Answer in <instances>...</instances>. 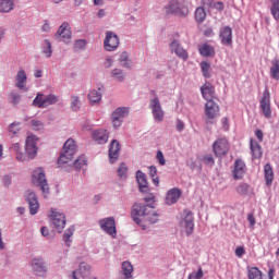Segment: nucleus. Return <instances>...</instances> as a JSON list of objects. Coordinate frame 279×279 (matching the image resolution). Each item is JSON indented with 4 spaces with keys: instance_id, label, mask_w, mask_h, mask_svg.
Segmentation results:
<instances>
[{
    "instance_id": "nucleus-1",
    "label": "nucleus",
    "mask_w": 279,
    "mask_h": 279,
    "mask_svg": "<svg viewBox=\"0 0 279 279\" xmlns=\"http://www.w3.org/2000/svg\"><path fill=\"white\" fill-rule=\"evenodd\" d=\"M131 217L137 226H141L142 230H147V226L144 223H158L160 215L154 211L153 204L135 203L131 209Z\"/></svg>"
},
{
    "instance_id": "nucleus-2",
    "label": "nucleus",
    "mask_w": 279,
    "mask_h": 279,
    "mask_svg": "<svg viewBox=\"0 0 279 279\" xmlns=\"http://www.w3.org/2000/svg\"><path fill=\"white\" fill-rule=\"evenodd\" d=\"M166 14H173L174 16H181L185 19L189 16V7H186V0H170L167 5L163 7Z\"/></svg>"
},
{
    "instance_id": "nucleus-3",
    "label": "nucleus",
    "mask_w": 279,
    "mask_h": 279,
    "mask_svg": "<svg viewBox=\"0 0 279 279\" xmlns=\"http://www.w3.org/2000/svg\"><path fill=\"white\" fill-rule=\"evenodd\" d=\"M32 182L34 186H37L41 191L43 197L47 199L49 197V183L47 182V177L45 175V170L43 168H37L34 170L32 175Z\"/></svg>"
},
{
    "instance_id": "nucleus-4",
    "label": "nucleus",
    "mask_w": 279,
    "mask_h": 279,
    "mask_svg": "<svg viewBox=\"0 0 279 279\" xmlns=\"http://www.w3.org/2000/svg\"><path fill=\"white\" fill-rule=\"evenodd\" d=\"M76 151L77 145L75 144V140L69 138L68 141H65L61 155L57 161L58 165H66V162H71Z\"/></svg>"
},
{
    "instance_id": "nucleus-5",
    "label": "nucleus",
    "mask_w": 279,
    "mask_h": 279,
    "mask_svg": "<svg viewBox=\"0 0 279 279\" xmlns=\"http://www.w3.org/2000/svg\"><path fill=\"white\" fill-rule=\"evenodd\" d=\"M49 217L53 230H56L59 234L62 233V230L66 228V216L64 215V213L52 208L50 210Z\"/></svg>"
},
{
    "instance_id": "nucleus-6",
    "label": "nucleus",
    "mask_w": 279,
    "mask_h": 279,
    "mask_svg": "<svg viewBox=\"0 0 279 279\" xmlns=\"http://www.w3.org/2000/svg\"><path fill=\"white\" fill-rule=\"evenodd\" d=\"M130 116V107H118L111 113V123L114 130H119L123 125V121Z\"/></svg>"
},
{
    "instance_id": "nucleus-7",
    "label": "nucleus",
    "mask_w": 279,
    "mask_h": 279,
    "mask_svg": "<svg viewBox=\"0 0 279 279\" xmlns=\"http://www.w3.org/2000/svg\"><path fill=\"white\" fill-rule=\"evenodd\" d=\"M221 117L219 104L209 100L205 104V121L206 123H215Z\"/></svg>"
},
{
    "instance_id": "nucleus-8",
    "label": "nucleus",
    "mask_w": 279,
    "mask_h": 279,
    "mask_svg": "<svg viewBox=\"0 0 279 279\" xmlns=\"http://www.w3.org/2000/svg\"><path fill=\"white\" fill-rule=\"evenodd\" d=\"M58 104V96L53 94L45 95L38 93L33 100V106L35 108H49V106H53Z\"/></svg>"
},
{
    "instance_id": "nucleus-9",
    "label": "nucleus",
    "mask_w": 279,
    "mask_h": 279,
    "mask_svg": "<svg viewBox=\"0 0 279 279\" xmlns=\"http://www.w3.org/2000/svg\"><path fill=\"white\" fill-rule=\"evenodd\" d=\"M98 226L102 232L112 236V239H117V222L114 217L102 218L98 221Z\"/></svg>"
},
{
    "instance_id": "nucleus-10",
    "label": "nucleus",
    "mask_w": 279,
    "mask_h": 279,
    "mask_svg": "<svg viewBox=\"0 0 279 279\" xmlns=\"http://www.w3.org/2000/svg\"><path fill=\"white\" fill-rule=\"evenodd\" d=\"M259 110L265 119H269L271 117V94L267 87L265 88L263 97L259 100Z\"/></svg>"
},
{
    "instance_id": "nucleus-11",
    "label": "nucleus",
    "mask_w": 279,
    "mask_h": 279,
    "mask_svg": "<svg viewBox=\"0 0 279 279\" xmlns=\"http://www.w3.org/2000/svg\"><path fill=\"white\" fill-rule=\"evenodd\" d=\"M149 108L151 109L154 120L158 123H162V121H165V111L162 110V105H160V98L155 97L150 99Z\"/></svg>"
},
{
    "instance_id": "nucleus-12",
    "label": "nucleus",
    "mask_w": 279,
    "mask_h": 279,
    "mask_svg": "<svg viewBox=\"0 0 279 279\" xmlns=\"http://www.w3.org/2000/svg\"><path fill=\"white\" fill-rule=\"evenodd\" d=\"M185 217L181 221V226L185 229L186 236H191L193 234V231L195 230V218L193 217V214L189 210L184 211Z\"/></svg>"
},
{
    "instance_id": "nucleus-13",
    "label": "nucleus",
    "mask_w": 279,
    "mask_h": 279,
    "mask_svg": "<svg viewBox=\"0 0 279 279\" xmlns=\"http://www.w3.org/2000/svg\"><path fill=\"white\" fill-rule=\"evenodd\" d=\"M106 51H114L119 47V36L111 31L106 33V38L104 41Z\"/></svg>"
},
{
    "instance_id": "nucleus-14",
    "label": "nucleus",
    "mask_w": 279,
    "mask_h": 279,
    "mask_svg": "<svg viewBox=\"0 0 279 279\" xmlns=\"http://www.w3.org/2000/svg\"><path fill=\"white\" fill-rule=\"evenodd\" d=\"M229 149L230 146L228 144V140L226 138H218L213 145V150L218 158H221V156H226Z\"/></svg>"
},
{
    "instance_id": "nucleus-15",
    "label": "nucleus",
    "mask_w": 279,
    "mask_h": 279,
    "mask_svg": "<svg viewBox=\"0 0 279 279\" xmlns=\"http://www.w3.org/2000/svg\"><path fill=\"white\" fill-rule=\"evenodd\" d=\"M36 141L38 140L34 135H31L26 138L25 153L31 160H34V158H36V155L38 154V147L36 146Z\"/></svg>"
},
{
    "instance_id": "nucleus-16",
    "label": "nucleus",
    "mask_w": 279,
    "mask_h": 279,
    "mask_svg": "<svg viewBox=\"0 0 279 279\" xmlns=\"http://www.w3.org/2000/svg\"><path fill=\"white\" fill-rule=\"evenodd\" d=\"M170 51L175 53V56H178V58L181 60H189V52L186 49H184V47H182V44H180V40L178 39H174L172 43H170Z\"/></svg>"
},
{
    "instance_id": "nucleus-17",
    "label": "nucleus",
    "mask_w": 279,
    "mask_h": 279,
    "mask_svg": "<svg viewBox=\"0 0 279 279\" xmlns=\"http://www.w3.org/2000/svg\"><path fill=\"white\" fill-rule=\"evenodd\" d=\"M136 182L138 184L140 193L149 194V183L147 182V174L143 171L137 170L135 173Z\"/></svg>"
},
{
    "instance_id": "nucleus-18",
    "label": "nucleus",
    "mask_w": 279,
    "mask_h": 279,
    "mask_svg": "<svg viewBox=\"0 0 279 279\" xmlns=\"http://www.w3.org/2000/svg\"><path fill=\"white\" fill-rule=\"evenodd\" d=\"M32 268L35 271L36 276H45L49 269L43 257H36L32 260Z\"/></svg>"
},
{
    "instance_id": "nucleus-19",
    "label": "nucleus",
    "mask_w": 279,
    "mask_h": 279,
    "mask_svg": "<svg viewBox=\"0 0 279 279\" xmlns=\"http://www.w3.org/2000/svg\"><path fill=\"white\" fill-rule=\"evenodd\" d=\"M92 138L98 145H106L108 138H110V133L106 129H98L92 132Z\"/></svg>"
},
{
    "instance_id": "nucleus-20",
    "label": "nucleus",
    "mask_w": 279,
    "mask_h": 279,
    "mask_svg": "<svg viewBox=\"0 0 279 279\" xmlns=\"http://www.w3.org/2000/svg\"><path fill=\"white\" fill-rule=\"evenodd\" d=\"M15 87L19 88V90H24V93L29 90V88H27V73L23 69H20L15 75Z\"/></svg>"
},
{
    "instance_id": "nucleus-21",
    "label": "nucleus",
    "mask_w": 279,
    "mask_h": 279,
    "mask_svg": "<svg viewBox=\"0 0 279 279\" xmlns=\"http://www.w3.org/2000/svg\"><path fill=\"white\" fill-rule=\"evenodd\" d=\"M121 151V144L119 143V141L113 140L110 145H109V162L111 165H114V162H117V160H119V154Z\"/></svg>"
},
{
    "instance_id": "nucleus-22",
    "label": "nucleus",
    "mask_w": 279,
    "mask_h": 279,
    "mask_svg": "<svg viewBox=\"0 0 279 279\" xmlns=\"http://www.w3.org/2000/svg\"><path fill=\"white\" fill-rule=\"evenodd\" d=\"M219 38H220L221 45H225V47H231V45H232V27L222 26L220 28Z\"/></svg>"
},
{
    "instance_id": "nucleus-23",
    "label": "nucleus",
    "mask_w": 279,
    "mask_h": 279,
    "mask_svg": "<svg viewBox=\"0 0 279 279\" xmlns=\"http://www.w3.org/2000/svg\"><path fill=\"white\" fill-rule=\"evenodd\" d=\"M182 197V190L178 187H172L167 192L166 204L167 206H173L178 204V201Z\"/></svg>"
},
{
    "instance_id": "nucleus-24",
    "label": "nucleus",
    "mask_w": 279,
    "mask_h": 279,
    "mask_svg": "<svg viewBox=\"0 0 279 279\" xmlns=\"http://www.w3.org/2000/svg\"><path fill=\"white\" fill-rule=\"evenodd\" d=\"M26 202L29 206L31 215H37L40 208V204L38 203V197L36 196V193L28 192L26 195Z\"/></svg>"
},
{
    "instance_id": "nucleus-25",
    "label": "nucleus",
    "mask_w": 279,
    "mask_h": 279,
    "mask_svg": "<svg viewBox=\"0 0 279 279\" xmlns=\"http://www.w3.org/2000/svg\"><path fill=\"white\" fill-rule=\"evenodd\" d=\"M201 93L203 99L206 101H213L215 99V86L210 84V82H206L202 87H201Z\"/></svg>"
},
{
    "instance_id": "nucleus-26",
    "label": "nucleus",
    "mask_w": 279,
    "mask_h": 279,
    "mask_svg": "<svg viewBox=\"0 0 279 279\" xmlns=\"http://www.w3.org/2000/svg\"><path fill=\"white\" fill-rule=\"evenodd\" d=\"M232 173L234 180H242V178L245 175V161L241 159L235 160Z\"/></svg>"
},
{
    "instance_id": "nucleus-27",
    "label": "nucleus",
    "mask_w": 279,
    "mask_h": 279,
    "mask_svg": "<svg viewBox=\"0 0 279 279\" xmlns=\"http://www.w3.org/2000/svg\"><path fill=\"white\" fill-rule=\"evenodd\" d=\"M77 274H80L82 278H88V276H90V265L81 263L78 270L72 272V278L77 279Z\"/></svg>"
},
{
    "instance_id": "nucleus-28",
    "label": "nucleus",
    "mask_w": 279,
    "mask_h": 279,
    "mask_svg": "<svg viewBox=\"0 0 279 279\" xmlns=\"http://www.w3.org/2000/svg\"><path fill=\"white\" fill-rule=\"evenodd\" d=\"M57 36H60L65 40H71V36H73V34L71 33V27L69 26V23L64 22L63 24H61L57 32Z\"/></svg>"
},
{
    "instance_id": "nucleus-29",
    "label": "nucleus",
    "mask_w": 279,
    "mask_h": 279,
    "mask_svg": "<svg viewBox=\"0 0 279 279\" xmlns=\"http://www.w3.org/2000/svg\"><path fill=\"white\" fill-rule=\"evenodd\" d=\"M198 52L203 56V58H215V47L203 44L198 47Z\"/></svg>"
},
{
    "instance_id": "nucleus-30",
    "label": "nucleus",
    "mask_w": 279,
    "mask_h": 279,
    "mask_svg": "<svg viewBox=\"0 0 279 279\" xmlns=\"http://www.w3.org/2000/svg\"><path fill=\"white\" fill-rule=\"evenodd\" d=\"M250 147L253 158L258 159L263 157V148L260 147V144H258V142L251 140Z\"/></svg>"
},
{
    "instance_id": "nucleus-31",
    "label": "nucleus",
    "mask_w": 279,
    "mask_h": 279,
    "mask_svg": "<svg viewBox=\"0 0 279 279\" xmlns=\"http://www.w3.org/2000/svg\"><path fill=\"white\" fill-rule=\"evenodd\" d=\"M121 269L124 279H134V277L132 276V274L134 272V266H132V263H130L129 260L123 262Z\"/></svg>"
},
{
    "instance_id": "nucleus-32",
    "label": "nucleus",
    "mask_w": 279,
    "mask_h": 279,
    "mask_svg": "<svg viewBox=\"0 0 279 279\" xmlns=\"http://www.w3.org/2000/svg\"><path fill=\"white\" fill-rule=\"evenodd\" d=\"M110 75L112 77V80H114L116 82H125V77H126V73L125 71L116 68L113 70H111Z\"/></svg>"
},
{
    "instance_id": "nucleus-33",
    "label": "nucleus",
    "mask_w": 279,
    "mask_h": 279,
    "mask_svg": "<svg viewBox=\"0 0 279 279\" xmlns=\"http://www.w3.org/2000/svg\"><path fill=\"white\" fill-rule=\"evenodd\" d=\"M118 61L123 69H132V60L126 51L120 53Z\"/></svg>"
},
{
    "instance_id": "nucleus-34",
    "label": "nucleus",
    "mask_w": 279,
    "mask_h": 279,
    "mask_svg": "<svg viewBox=\"0 0 279 279\" xmlns=\"http://www.w3.org/2000/svg\"><path fill=\"white\" fill-rule=\"evenodd\" d=\"M270 77L271 80H279V59H274L270 64Z\"/></svg>"
},
{
    "instance_id": "nucleus-35",
    "label": "nucleus",
    "mask_w": 279,
    "mask_h": 279,
    "mask_svg": "<svg viewBox=\"0 0 279 279\" xmlns=\"http://www.w3.org/2000/svg\"><path fill=\"white\" fill-rule=\"evenodd\" d=\"M14 10V0H0V12L8 13Z\"/></svg>"
},
{
    "instance_id": "nucleus-36",
    "label": "nucleus",
    "mask_w": 279,
    "mask_h": 279,
    "mask_svg": "<svg viewBox=\"0 0 279 279\" xmlns=\"http://www.w3.org/2000/svg\"><path fill=\"white\" fill-rule=\"evenodd\" d=\"M264 173H265L266 184L267 186H269L271 182H274V168H271V165L269 163L265 165Z\"/></svg>"
},
{
    "instance_id": "nucleus-37",
    "label": "nucleus",
    "mask_w": 279,
    "mask_h": 279,
    "mask_svg": "<svg viewBox=\"0 0 279 279\" xmlns=\"http://www.w3.org/2000/svg\"><path fill=\"white\" fill-rule=\"evenodd\" d=\"M10 151H13V154L16 155V160L20 162H24L25 160V155L21 151V144L20 143H14L10 147Z\"/></svg>"
},
{
    "instance_id": "nucleus-38",
    "label": "nucleus",
    "mask_w": 279,
    "mask_h": 279,
    "mask_svg": "<svg viewBox=\"0 0 279 279\" xmlns=\"http://www.w3.org/2000/svg\"><path fill=\"white\" fill-rule=\"evenodd\" d=\"M74 233H75V227L74 226L68 228L64 231V233H63V241H64L66 247H71V243H72L71 238L73 236Z\"/></svg>"
},
{
    "instance_id": "nucleus-39",
    "label": "nucleus",
    "mask_w": 279,
    "mask_h": 279,
    "mask_svg": "<svg viewBox=\"0 0 279 279\" xmlns=\"http://www.w3.org/2000/svg\"><path fill=\"white\" fill-rule=\"evenodd\" d=\"M194 16L196 23H204V21H206V10L202 7H198L195 10Z\"/></svg>"
},
{
    "instance_id": "nucleus-40",
    "label": "nucleus",
    "mask_w": 279,
    "mask_h": 279,
    "mask_svg": "<svg viewBox=\"0 0 279 279\" xmlns=\"http://www.w3.org/2000/svg\"><path fill=\"white\" fill-rule=\"evenodd\" d=\"M41 53H44L46 58H51L53 53V49H51V41H49L48 39L44 40V46L41 47Z\"/></svg>"
},
{
    "instance_id": "nucleus-41",
    "label": "nucleus",
    "mask_w": 279,
    "mask_h": 279,
    "mask_svg": "<svg viewBox=\"0 0 279 279\" xmlns=\"http://www.w3.org/2000/svg\"><path fill=\"white\" fill-rule=\"evenodd\" d=\"M88 99L90 104H99V101H101V92L97 89L90 90L88 94Z\"/></svg>"
},
{
    "instance_id": "nucleus-42",
    "label": "nucleus",
    "mask_w": 279,
    "mask_h": 279,
    "mask_svg": "<svg viewBox=\"0 0 279 279\" xmlns=\"http://www.w3.org/2000/svg\"><path fill=\"white\" fill-rule=\"evenodd\" d=\"M128 165H125V162H122L117 170L120 180H128Z\"/></svg>"
},
{
    "instance_id": "nucleus-43",
    "label": "nucleus",
    "mask_w": 279,
    "mask_h": 279,
    "mask_svg": "<svg viewBox=\"0 0 279 279\" xmlns=\"http://www.w3.org/2000/svg\"><path fill=\"white\" fill-rule=\"evenodd\" d=\"M270 12L275 21H279V0H271Z\"/></svg>"
},
{
    "instance_id": "nucleus-44",
    "label": "nucleus",
    "mask_w": 279,
    "mask_h": 279,
    "mask_svg": "<svg viewBox=\"0 0 279 279\" xmlns=\"http://www.w3.org/2000/svg\"><path fill=\"white\" fill-rule=\"evenodd\" d=\"M88 161L86 160V156L82 155L74 161V168L80 170L82 167H86Z\"/></svg>"
},
{
    "instance_id": "nucleus-45",
    "label": "nucleus",
    "mask_w": 279,
    "mask_h": 279,
    "mask_svg": "<svg viewBox=\"0 0 279 279\" xmlns=\"http://www.w3.org/2000/svg\"><path fill=\"white\" fill-rule=\"evenodd\" d=\"M201 69L203 77H206L208 80L210 77V63L206 61L201 62Z\"/></svg>"
},
{
    "instance_id": "nucleus-46",
    "label": "nucleus",
    "mask_w": 279,
    "mask_h": 279,
    "mask_svg": "<svg viewBox=\"0 0 279 279\" xmlns=\"http://www.w3.org/2000/svg\"><path fill=\"white\" fill-rule=\"evenodd\" d=\"M236 193H239V195H248L250 185L247 183H240L236 187Z\"/></svg>"
},
{
    "instance_id": "nucleus-47",
    "label": "nucleus",
    "mask_w": 279,
    "mask_h": 279,
    "mask_svg": "<svg viewBox=\"0 0 279 279\" xmlns=\"http://www.w3.org/2000/svg\"><path fill=\"white\" fill-rule=\"evenodd\" d=\"M71 108L74 110V112H77L80 108H82V102L80 101V97L77 96H72L71 97Z\"/></svg>"
},
{
    "instance_id": "nucleus-48",
    "label": "nucleus",
    "mask_w": 279,
    "mask_h": 279,
    "mask_svg": "<svg viewBox=\"0 0 279 279\" xmlns=\"http://www.w3.org/2000/svg\"><path fill=\"white\" fill-rule=\"evenodd\" d=\"M9 132L12 134V136H16L19 132H21V123L20 122H13L9 125Z\"/></svg>"
},
{
    "instance_id": "nucleus-49",
    "label": "nucleus",
    "mask_w": 279,
    "mask_h": 279,
    "mask_svg": "<svg viewBox=\"0 0 279 279\" xmlns=\"http://www.w3.org/2000/svg\"><path fill=\"white\" fill-rule=\"evenodd\" d=\"M201 162H204L207 167H215V158H213V155L203 156Z\"/></svg>"
},
{
    "instance_id": "nucleus-50",
    "label": "nucleus",
    "mask_w": 279,
    "mask_h": 279,
    "mask_svg": "<svg viewBox=\"0 0 279 279\" xmlns=\"http://www.w3.org/2000/svg\"><path fill=\"white\" fill-rule=\"evenodd\" d=\"M9 97L11 99V104H13L14 106H19V104H21V94L15 93V92H11L9 94Z\"/></svg>"
},
{
    "instance_id": "nucleus-51",
    "label": "nucleus",
    "mask_w": 279,
    "mask_h": 279,
    "mask_svg": "<svg viewBox=\"0 0 279 279\" xmlns=\"http://www.w3.org/2000/svg\"><path fill=\"white\" fill-rule=\"evenodd\" d=\"M75 51H82V49H86V40L85 39H78L74 44Z\"/></svg>"
},
{
    "instance_id": "nucleus-52",
    "label": "nucleus",
    "mask_w": 279,
    "mask_h": 279,
    "mask_svg": "<svg viewBox=\"0 0 279 279\" xmlns=\"http://www.w3.org/2000/svg\"><path fill=\"white\" fill-rule=\"evenodd\" d=\"M204 278V270L199 268L197 271H193L189 275L187 279H202Z\"/></svg>"
},
{
    "instance_id": "nucleus-53",
    "label": "nucleus",
    "mask_w": 279,
    "mask_h": 279,
    "mask_svg": "<svg viewBox=\"0 0 279 279\" xmlns=\"http://www.w3.org/2000/svg\"><path fill=\"white\" fill-rule=\"evenodd\" d=\"M32 128L33 130L38 132L45 128V124L43 123V121L32 120Z\"/></svg>"
},
{
    "instance_id": "nucleus-54",
    "label": "nucleus",
    "mask_w": 279,
    "mask_h": 279,
    "mask_svg": "<svg viewBox=\"0 0 279 279\" xmlns=\"http://www.w3.org/2000/svg\"><path fill=\"white\" fill-rule=\"evenodd\" d=\"M2 184L5 189H10V186H12V177L10 174H4L2 178Z\"/></svg>"
},
{
    "instance_id": "nucleus-55",
    "label": "nucleus",
    "mask_w": 279,
    "mask_h": 279,
    "mask_svg": "<svg viewBox=\"0 0 279 279\" xmlns=\"http://www.w3.org/2000/svg\"><path fill=\"white\" fill-rule=\"evenodd\" d=\"M223 8H225V5H223V2H221V1L214 2L211 4V10H217L218 12H223Z\"/></svg>"
},
{
    "instance_id": "nucleus-56",
    "label": "nucleus",
    "mask_w": 279,
    "mask_h": 279,
    "mask_svg": "<svg viewBox=\"0 0 279 279\" xmlns=\"http://www.w3.org/2000/svg\"><path fill=\"white\" fill-rule=\"evenodd\" d=\"M156 159L158 160L159 165L165 166L167 165V161L165 160V155L161 150L157 151Z\"/></svg>"
},
{
    "instance_id": "nucleus-57",
    "label": "nucleus",
    "mask_w": 279,
    "mask_h": 279,
    "mask_svg": "<svg viewBox=\"0 0 279 279\" xmlns=\"http://www.w3.org/2000/svg\"><path fill=\"white\" fill-rule=\"evenodd\" d=\"M157 173H158V169L156 168V166L148 167V175L150 178H156Z\"/></svg>"
},
{
    "instance_id": "nucleus-58",
    "label": "nucleus",
    "mask_w": 279,
    "mask_h": 279,
    "mask_svg": "<svg viewBox=\"0 0 279 279\" xmlns=\"http://www.w3.org/2000/svg\"><path fill=\"white\" fill-rule=\"evenodd\" d=\"M243 254H245V248L243 246H238L235 248V256H238V258L243 257Z\"/></svg>"
},
{
    "instance_id": "nucleus-59",
    "label": "nucleus",
    "mask_w": 279,
    "mask_h": 279,
    "mask_svg": "<svg viewBox=\"0 0 279 279\" xmlns=\"http://www.w3.org/2000/svg\"><path fill=\"white\" fill-rule=\"evenodd\" d=\"M112 64H114V61L112 60V58L107 57L104 62L105 69H110V66H112Z\"/></svg>"
},
{
    "instance_id": "nucleus-60",
    "label": "nucleus",
    "mask_w": 279,
    "mask_h": 279,
    "mask_svg": "<svg viewBox=\"0 0 279 279\" xmlns=\"http://www.w3.org/2000/svg\"><path fill=\"white\" fill-rule=\"evenodd\" d=\"M247 221L250 222L251 228H254V226H256V218H254L253 214H250L247 216Z\"/></svg>"
},
{
    "instance_id": "nucleus-61",
    "label": "nucleus",
    "mask_w": 279,
    "mask_h": 279,
    "mask_svg": "<svg viewBox=\"0 0 279 279\" xmlns=\"http://www.w3.org/2000/svg\"><path fill=\"white\" fill-rule=\"evenodd\" d=\"M184 122L182 121V120H180V119H178L177 120V130L179 131V132H184Z\"/></svg>"
},
{
    "instance_id": "nucleus-62",
    "label": "nucleus",
    "mask_w": 279,
    "mask_h": 279,
    "mask_svg": "<svg viewBox=\"0 0 279 279\" xmlns=\"http://www.w3.org/2000/svg\"><path fill=\"white\" fill-rule=\"evenodd\" d=\"M215 1H213V0H202V3H203V5H205L206 8H213V3H214Z\"/></svg>"
},
{
    "instance_id": "nucleus-63",
    "label": "nucleus",
    "mask_w": 279,
    "mask_h": 279,
    "mask_svg": "<svg viewBox=\"0 0 279 279\" xmlns=\"http://www.w3.org/2000/svg\"><path fill=\"white\" fill-rule=\"evenodd\" d=\"M255 135H256V138L259 141V143H263V136H264L263 132L260 130H257L255 132Z\"/></svg>"
},
{
    "instance_id": "nucleus-64",
    "label": "nucleus",
    "mask_w": 279,
    "mask_h": 279,
    "mask_svg": "<svg viewBox=\"0 0 279 279\" xmlns=\"http://www.w3.org/2000/svg\"><path fill=\"white\" fill-rule=\"evenodd\" d=\"M40 233L43 236H49V229L47 227H41Z\"/></svg>"
}]
</instances>
